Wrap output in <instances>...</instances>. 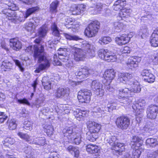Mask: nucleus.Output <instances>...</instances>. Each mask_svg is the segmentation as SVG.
<instances>
[{"label":"nucleus","mask_w":158,"mask_h":158,"mask_svg":"<svg viewBox=\"0 0 158 158\" xmlns=\"http://www.w3.org/2000/svg\"><path fill=\"white\" fill-rule=\"evenodd\" d=\"M86 111L77 109L73 111V114L77 119L79 121L81 120L85 116Z\"/></svg>","instance_id":"nucleus-24"},{"label":"nucleus","mask_w":158,"mask_h":158,"mask_svg":"<svg viewBox=\"0 0 158 158\" xmlns=\"http://www.w3.org/2000/svg\"><path fill=\"white\" fill-rule=\"evenodd\" d=\"M58 4V2L56 1L53 2L50 5V10L52 13H55L57 11V7Z\"/></svg>","instance_id":"nucleus-52"},{"label":"nucleus","mask_w":158,"mask_h":158,"mask_svg":"<svg viewBox=\"0 0 158 158\" xmlns=\"http://www.w3.org/2000/svg\"><path fill=\"white\" fill-rule=\"evenodd\" d=\"M82 47L83 48V50L85 52H83L80 48L74 46L72 47V49L74 51V58L76 61L83 60V58L85 57L86 54V52L91 57L95 56V48L93 45L89 44L86 41H84L82 44Z\"/></svg>","instance_id":"nucleus-3"},{"label":"nucleus","mask_w":158,"mask_h":158,"mask_svg":"<svg viewBox=\"0 0 158 158\" xmlns=\"http://www.w3.org/2000/svg\"><path fill=\"white\" fill-rule=\"evenodd\" d=\"M115 73L114 69H108L105 72L103 77L105 80L110 83L115 77Z\"/></svg>","instance_id":"nucleus-18"},{"label":"nucleus","mask_w":158,"mask_h":158,"mask_svg":"<svg viewBox=\"0 0 158 158\" xmlns=\"http://www.w3.org/2000/svg\"><path fill=\"white\" fill-rule=\"evenodd\" d=\"M67 149L71 154H74L75 157L77 158L79 156V151L78 148L70 145L67 148Z\"/></svg>","instance_id":"nucleus-34"},{"label":"nucleus","mask_w":158,"mask_h":158,"mask_svg":"<svg viewBox=\"0 0 158 158\" xmlns=\"http://www.w3.org/2000/svg\"><path fill=\"white\" fill-rule=\"evenodd\" d=\"M92 7L94 8V14H97L101 13L103 7L105 5L100 2L94 3L93 4Z\"/></svg>","instance_id":"nucleus-25"},{"label":"nucleus","mask_w":158,"mask_h":158,"mask_svg":"<svg viewBox=\"0 0 158 158\" xmlns=\"http://www.w3.org/2000/svg\"><path fill=\"white\" fill-rule=\"evenodd\" d=\"M111 41L110 37L109 36L102 37L100 38L98 41V43L101 45H103L108 44Z\"/></svg>","instance_id":"nucleus-44"},{"label":"nucleus","mask_w":158,"mask_h":158,"mask_svg":"<svg viewBox=\"0 0 158 158\" xmlns=\"http://www.w3.org/2000/svg\"><path fill=\"white\" fill-rule=\"evenodd\" d=\"M114 25L115 31L117 32L121 31L125 27V25L120 22H115Z\"/></svg>","instance_id":"nucleus-40"},{"label":"nucleus","mask_w":158,"mask_h":158,"mask_svg":"<svg viewBox=\"0 0 158 158\" xmlns=\"http://www.w3.org/2000/svg\"><path fill=\"white\" fill-rule=\"evenodd\" d=\"M125 145L124 143L118 142L116 145L112 149L115 151L116 155H120L122 152L125 151Z\"/></svg>","instance_id":"nucleus-23"},{"label":"nucleus","mask_w":158,"mask_h":158,"mask_svg":"<svg viewBox=\"0 0 158 158\" xmlns=\"http://www.w3.org/2000/svg\"><path fill=\"white\" fill-rule=\"evenodd\" d=\"M31 20L33 21H31V22L34 23V25L35 26V27L40 24L41 21V20L39 18L36 17L33 18Z\"/></svg>","instance_id":"nucleus-59"},{"label":"nucleus","mask_w":158,"mask_h":158,"mask_svg":"<svg viewBox=\"0 0 158 158\" xmlns=\"http://www.w3.org/2000/svg\"><path fill=\"white\" fill-rule=\"evenodd\" d=\"M133 77L132 73H120L118 74V80L120 82L125 83Z\"/></svg>","instance_id":"nucleus-17"},{"label":"nucleus","mask_w":158,"mask_h":158,"mask_svg":"<svg viewBox=\"0 0 158 158\" xmlns=\"http://www.w3.org/2000/svg\"><path fill=\"white\" fill-rule=\"evenodd\" d=\"M148 31V30L146 27L145 26L144 27H143L141 28L139 31V35L141 36L142 38H143L146 35Z\"/></svg>","instance_id":"nucleus-56"},{"label":"nucleus","mask_w":158,"mask_h":158,"mask_svg":"<svg viewBox=\"0 0 158 158\" xmlns=\"http://www.w3.org/2000/svg\"><path fill=\"white\" fill-rule=\"evenodd\" d=\"M63 132L64 136H66L69 139H70L71 138L73 137L77 133L74 131L72 127H66L63 130Z\"/></svg>","instance_id":"nucleus-20"},{"label":"nucleus","mask_w":158,"mask_h":158,"mask_svg":"<svg viewBox=\"0 0 158 158\" xmlns=\"http://www.w3.org/2000/svg\"><path fill=\"white\" fill-rule=\"evenodd\" d=\"M91 88L96 92L98 95L102 97L104 95V90L103 89L102 84L98 80H95L92 81L91 85Z\"/></svg>","instance_id":"nucleus-9"},{"label":"nucleus","mask_w":158,"mask_h":158,"mask_svg":"<svg viewBox=\"0 0 158 158\" xmlns=\"http://www.w3.org/2000/svg\"><path fill=\"white\" fill-rule=\"evenodd\" d=\"M18 135L21 139L25 140L28 143L43 145L45 143V139L44 137L35 138L34 139L32 137L27 133H23L19 132L17 133Z\"/></svg>","instance_id":"nucleus-5"},{"label":"nucleus","mask_w":158,"mask_h":158,"mask_svg":"<svg viewBox=\"0 0 158 158\" xmlns=\"http://www.w3.org/2000/svg\"><path fill=\"white\" fill-rule=\"evenodd\" d=\"M10 45L14 50L18 51L22 48V44L17 38L11 39L10 40Z\"/></svg>","instance_id":"nucleus-19"},{"label":"nucleus","mask_w":158,"mask_h":158,"mask_svg":"<svg viewBox=\"0 0 158 158\" xmlns=\"http://www.w3.org/2000/svg\"><path fill=\"white\" fill-rule=\"evenodd\" d=\"M13 64L10 62L6 60L2 62L1 68L5 71H8L13 69Z\"/></svg>","instance_id":"nucleus-29"},{"label":"nucleus","mask_w":158,"mask_h":158,"mask_svg":"<svg viewBox=\"0 0 158 158\" xmlns=\"http://www.w3.org/2000/svg\"><path fill=\"white\" fill-rule=\"evenodd\" d=\"M141 60L139 56L133 57L128 59L126 63V67L128 69L134 70L138 66L139 63Z\"/></svg>","instance_id":"nucleus-8"},{"label":"nucleus","mask_w":158,"mask_h":158,"mask_svg":"<svg viewBox=\"0 0 158 158\" xmlns=\"http://www.w3.org/2000/svg\"><path fill=\"white\" fill-rule=\"evenodd\" d=\"M51 29L52 31V34L58 37L60 36V34L59 28L55 23H53L51 26Z\"/></svg>","instance_id":"nucleus-47"},{"label":"nucleus","mask_w":158,"mask_h":158,"mask_svg":"<svg viewBox=\"0 0 158 158\" xmlns=\"http://www.w3.org/2000/svg\"><path fill=\"white\" fill-rule=\"evenodd\" d=\"M143 143L141 138H139L138 136H133L131 141V145L134 147H140Z\"/></svg>","instance_id":"nucleus-31"},{"label":"nucleus","mask_w":158,"mask_h":158,"mask_svg":"<svg viewBox=\"0 0 158 158\" xmlns=\"http://www.w3.org/2000/svg\"><path fill=\"white\" fill-rule=\"evenodd\" d=\"M91 73V70L86 68L80 69L75 73V75L78 79H82L86 78L89 74Z\"/></svg>","instance_id":"nucleus-15"},{"label":"nucleus","mask_w":158,"mask_h":158,"mask_svg":"<svg viewBox=\"0 0 158 158\" xmlns=\"http://www.w3.org/2000/svg\"><path fill=\"white\" fill-rule=\"evenodd\" d=\"M66 49L60 48L58 51L59 58L64 63V64L66 67L71 68L74 66L73 59H69L68 53L66 52Z\"/></svg>","instance_id":"nucleus-6"},{"label":"nucleus","mask_w":158,"mask_h":158,"mask_svg":"<svg viewBox=\"0 0 158 158\" xmlns=\"http://www.w3.org/2000/svg\"><path fill=\"white\" fill-rule=\"evenodd\" d=\"M86 7V5L84 4H81L77 5L79 11H80V14L83 13V11L85 10Z\"/></svg>","instance_id":"nucleus-62"},{"label":"nucleus","mask_w":158,"mask_h":158,"mask_svg":"<svg viewBox=\"0 0 158 158\" xmlns=\"http://www.w3.org/2000/svg\"><path fill=\"white\" fill-rule=\"evenodd\" d=\"M152 77H151L150 75H149L146 77V78H145V81L150 83L153 82L155 81V77L152 73Z\"/></svg>","instance_id":"nucleus-60"},{"label":"nucleus","mask_w":158,"mask_h":158,"mask_svg":"<svg viewBox=\"0 0 158 158\" xmlns=\"http://www.w3.org/2000/svg\"><path fill=\"white\" fill-rule=\"evenodd\" d=\"M117 60V56L109 51L107 55H106L105 60L107 61L108 62H114L116 61Z\"/></svg>","instance_id":"nucleus-36"},{"label":"nucleus","mask_w":158,"mask_h":158,"mask_svg":"<svg viewBox=\"0 0 158 158\" xmlns=\"http://www.w3.org/2000/svg\"><path fill=\"white\" fill-rule=\"evenodd\" d=\"M33 124L32 122L26 120L24 123L23 127L27 130L31 131L32 129Z\"/></svg>","instance_id":"nucleus-48"},{"label":"nucleus","mask_w":158,"mask_h":158,"mask_svg":"<svg viewBox=\"0 0 158 158\" xmlns=\"http://www.w3.org/2000/svg\"><path fill=\"white\" fill-rule=\"evenodd\" d=\"M147 117L151 119H155L158 113V105H151L147 110Z\"/></svg>","instance_id":"nucleus-12"},{"label":"nucleus","mask_w":158,"mask_h":158,"mask_svg":"<svg viewBox=\"0 0 158 158\" xmlns=\"http://www.w3.org/2000/svg\"><path fill=\"white\" fill-rule=\"evenodd\" d=\"M98 138V134L90 133L87 137V139L91 142H94Z\"/></svg>","instance_id":"nucleus-53"},{"label":"nucleus","mask_w":158,"mask_h":158,"mask_svg":"<svg viewBox=\"0 0 158 158\" xmlns=\"http://www.w3.org/2000/svg\"><path fill=\"white\" fill-rule=\"evenodd\" d=\"M132 97L127 96L122 97H119L118 98L119 99V101L120 103L125 105H127L129 104L131 102V100L130 98Z\"/></svg>","instance_id":"nucleus-43"},{"label":"nucleus","mask_w":158,"mask_h":158,"mask_svg":"<svg viewBox=\"0 0 158 158\" xmlns=\"http://www.w3.org/2000/svg\"><path fill=\"white\" fill-rule=\"evenodd\" d=\"M109 51L107 49L102 48L99 49L98 51V54L99 57L101 59L105 60L106 57Z\"/></svg>","instance_id":"nucleus-42"},{"label":"nucleus","mask_w":158,"mask_h":158,"mask_svg":"<svg viewBox=\"0 0 158 158\" xmlns=\"http://www.w3.org/2000/svg\"><path fill=\"white\" fill-rule=\"evenodd\" d=\"M6 4L7 5L8 8L3 10L2 13L6 15V18L14 23H16L18 21H24L28 17L39 9L37 6L30 8L27 10L25 15L21 14L18 16L14 11L18 10V6L10 2H8L6 3Z\"/></svg>","instance_id":"nucleus-1"},{"label":"nucleus","mask_w":158,"mask_h":158,"mask_svg":"<svg viewBox=\"0 0 158 158\" xmlns=\"http://www.w3.org/2000/svg\"><path fill=\"white\" fill-rule=\"evenodd\" d=\"M91 95L92 94L89 90L85 89L78 93V98L80 102L88 103L90 99Z\"/></svg>","instance_id":"nucleus-11"},{"label":"nucleus","mask_w":158,"mask_h":158,"mask_svg":"<svg viewBox=\"0 0 158 158\" xmlns=\"http://www.w3.org/2000/svg\"><path fill=\"white\" fill-rule=\"evenodd\" d=\"M33 48L34 49V57L35 59H38V63H40L35 72L39 73L41 71L48 68L50 66V62L45 56L43 46H41L40 47H38L36 45H35Z\"/></svg>","instance_id":"nucleus-2"},{"label":"nucleus","mask_w":158,"mask_h":158,"mask_svg":"<svg viewBox=\"0 0 158 158\" xmlns=\"http://www.w3.org/2000/svg\"><path fill=\"white\" fill-rule=\"evenodd\" d=\"M146 145L152 147L158 145V137L148 139L146 141Z\"/></svg>","instance_id":"nucleus-27"},{"label":"nucleus","mask_w":158,"mask_h":158,"mask_svg":"<svg viewBox=\"0 0 158 158\" xmlns=\"http://www.w3.org/2000/svg\"><path fill=\"white\" fill-rule=\"evenodd\" d=\"M145 105L146 102L144 100L139 99L137 102L133 105L132 108L136 115H140L143 112Z\"/></svg>","instance_id":"nucleus-10"},{"label":"nucleus","mask_w":158,"mask_h":158,"mask_svg":"<svg viewBox=\"0 0 158 158\" xmlns=\"http://www.w3.org/2000/svg\"><path fill=\"white\" fill-rule=\"evenodd\" d=\"M73 137L71 138L70 140L75 144H79L81 142V132H77V133Z\"/></svg>","instance_id":"nucleus-35"},{"label":"nucleus","mask_w":158,"mask_h":158,"mask_svg":"<svg viewBox=\"0 0 158 158\" xmlns=\"http://www.w3.org/2000/svg\"><path fill=\"white\" fill-rule=\"evenodd\" d=\"M132 37L131 34H123L120 37H116L115 41L119 45H122L128 43Z\"/></svg>","instance_id":"nucleus-14"},{"label":"nucleus","mask_w":158,"mask_h":158,"mask_svg":"<svg viewBox=\"0 0 158 158\" xmlns=\"http://www.w3.org/2000/svg\"><path fill=\"white\" fill-rule=\"evenodd\" d=\"M53 59V64L54 65H60L62 64L61 62L58 60L57 55L56 54L54 55Z\"/></svg>","instance_id":"nucleus-63"},{"label":"nucleus","mask_w":158,"mask_h":158,"mask_svg":"<svg viewBox=\"0 0 158 158\" xmlns=\"http://www.w3.org/2000/svg\"><path fill=\"white\" fill-rule=\"evenodd\" d=\"M141 75L144 78V80H145V78H146V77L149 75H150L151 77L152 76L150 70L147 69H143L141 72Z\"/></svg>","instance_id":"nucleus-55"},{"label":"nucleus","mask_w":158,"mask_h":158,"mask_svg":"<svg viewBox=\"0 0 158 158\" xmlns=\"http://www.w3.org/2000/svg\"><path fill=\"white\" fill-rule=\"evenodd\" d=\"M74 21L75 20L74 19L70 18H67L65 19V26L68 28H74Z\"/></svg>","instance_id":"nucleus-39"},{"label":"nucleus","mask_w":158,"mask_h":158,"mask_svg":"<svg viewBox=\"0 0 158 158\" xmlns=\"http://www.w3.org/2000/svg\"><path fill=\"white\" fill-rule=\"evenodd\" d=\"M130 52V48L128 46L122 47L120 49V53H129Z\"/></svg>","instance_id":"nucleus-57"},{"label":"nucleus","mask_w":158,"mask_h":158,"mask_svg":"<svg viewBox=\"0 0 158 158\" xmlns=\"http://www.w3.org/2000/svg\"><path fill=\"white\" fill-rule=\"evenodd\" d=\"M151 58L155 64H158V53H156L152 56Z\"/></svg>","instance_id":"nucleus-61"},{"label":"nucleus","mask_w":158,"mask_h":158,"mask_svg":"<svg viewBox=\"0 0 158 158\" xmlns=\"http://www.w3.org/2000/svg\"><path fill=\"white\" fill-rule=\"evenodd\" d=\"M43 128L44 129V131L47 135L50 136L53 134L54 131L53 127L50 124H44L43 125Z\"/></svg>","instance_id":"nucleus-30"},{"label":"nucleus","mask_w":158,"mask_h":158,"mask_svg":"<svg viewBox=\"0 0 158 158\" xmlns=\"http://www.w3.org/2000/svg\"><path fill=\"white\" fill-rule=\"evenodd\" d=\"M133 149L132 151L133 156L134 158H139L143 151L142 148H140L139 147H134V145L131 146Z\"/></svg>","instance_id":"nucleus-32"},{"label":"nucleus","mask_w":158,"mask_h":158,"mask_svg":"<svg viewBox=\"0 0 158 158\" xmlns=\"http://www.w3.org/2000/svg\"><path fill=\"white\" fill-rule=\"evenodd\" d=\"M131 12V10L130 9H123L119 13L118 18L119 20L123 19V18L128 17Z\"/></svg>","instance_id":"nucleus-26"},{"label":"nucleus","mask_w":158,"mask_h":158,"mask_svg":"<svg viewBox=\"0 0 158 158\" xmlns=\"http://www.w3.org/2000/svg\"><path fill=\"white\" fill-rule=\"evenodd\" d=\"M117 92L118 98L127 96H132L131 94V91L129 90V89L128 88H118L117 90Z\"/></svg>","instance_id":"nucleus-22"},{"label":"nucleus","mask_w":158,"mask_h":158,"mask_svg":"<svg viewBox=\"0 0 158 158\" xmlns=\"http://www.w3.org/2000/svg\"><path fill=\"white\" fill-rule=\"evenodd\" d=\"M48 28L45 26H42L40 28L38 31L39 36L40 37L45 36L47 32Z\"/></svg>","instance_id":"nucleus-45"},{"label":"nucleus","mask_w":158,"mask_h":158,"mask_svg":"<svg viewBox=\"0 0 158 158\" xmlns=\"http://www.w3.org/2000/svg\"><path fill=\"white\" fill-rule=\"evenodd\" d=\"M141 87L139 83L135 81L133 82V85L129 90L131 91V94L132 96L134 93H139L141 90Z\"/></svg>","instance_id":"nucleus-21"},{"label":"nucleus","mask_w":158,"mask_h":158,"mask_svg":"<svg viewBox=\"0 0 158 158\" xmlns=\"http://www.w3.org/2000/svg\"><path fill=\"white\" fill-rule=\"evenodd\" d=\"M117 127L122 130L127 129L130 124V120L126 116H120L118 118L116 121Z\"/></svg>","instance_id":"nucleus-7"},{"label":"nucleus","mask_w":158,"mask_h":158,"mask_svg":"<svg viewBox=\"0 0 158 158\" xmlns=\"http://www.w3.org/2000/svg\"><path fill=\"white\" fill-rule=\"evenodd\" d=\"M155 128L152 123L148 122L145 125L143 130L146 132L151 133V132L155 129Z\"/></svg>","instance_id":"nucleus-37"},{"label":"nucleus","mask_w":158,"mask_h":158,"mask_svg":"<svg viewBox=\"0 0 158 158\" xmlns=\"http://www.w3.org/2000/svg\"><path fill=\"white\" fill-rule=\"evenodd\" d=\"M16 121L14 119L11 120L9 124V128L10 130L15 129L16 127Z\"/></svg>","instance_id":"nucleus-58"},{"label":"nucleus","mask_w":158,"mask_h":158,"mask_svg":"<svg viewBox=\"0 0 158 158\" xmlns=\"http://www.w3.org/2000/svg\"><path fill=\"white\" fill-rule=\"evenodd\" d=\"M70 92L69 89L68 88H58L55 93V96L57 98H62L69 95Z\"/></svg>","instance_id":"nucleus-16"},{"label":"nucleus","mask_w":158,"mask_h":158,"mask_svg":"<svg viewBox=\"0 0 158 158\" xmlns=\"http://www.w3.org/2000/svg\"><path fill=\"white\" fill-rule=\"evenodd\" d=\"M150 43L151 45L154 47H158V38L153 37L152 35L150 38Z\"/></svg>","instance_id":"nucleus-51"},{"label":"nucleus","mask_w":158,"mask_h":158,"mask_svg":"<svg viewBox=\"0 0 158 158\" xmlns=\"http://www.w3.org/2000/svg\"><path fill=\"white\" fill-rule=\"evenodd\" d=\"M86 149L88 152L91 154L97 153L99 150L98 147L97 146L91 144L87 145Z\"/></svg>","instance_id":"nucleus-28"},{"label":"nucleus","mask_w":158,"mask_h":158,"mask_svg":"<svg viewBox=\"0 0 158 158\" xmlns=\"http://www.w3.org/2000/svg\"><path fill=\"white\" fill-rule=\"evenodd\" d=\"M14 62L15 64L18 67L20 70L21 72H23L24 71V69L22 66V65L19 61L17 60H14Z\"/></svg>","instance_id":"nucleus-64"},{"label":"nucleus","mask_w":158,"mask_h":158,"mask_svg":"<svg viewBox=\"0 0 158 158\" xmlns=\"http://www.w3.org/2000/svg\"><path fill=\"white\" fill-rule=\"evenodd\" d=\"M64 35L66 39L69 40H74L77 41L81 40V39L75 35H72L68 34L65 33Z\"/></svg>","instance_id":"nucleus-54"},{"label":"nucleus","mask_w":158,"mask_h":158,"mask_svg":"<svg viewBox=\"0 0 158 158\" xmlns=\"http://www.w3.org/2000/svg\"><path fill=\"white\" fill-rule=\"evenodd\" d=\"M77 5L75 4L73 5L70 8L69 12L70 14L73 15L80 14V11H79Z\"/></svg>","instance_id":"nucleus-49"},{"label":"nucleus","mask_w":158,"mask_h":158,"mask_svg":"<svg viewBox=\"0 0 158 158\" xmlns=\"http://www.w3.org/2000/svg\"><path fill=\"white\" fill-rule=\"evenodd\" d=\"M35 26L34 25V23L32 22L27 23L25 25V29L28 32L33 33L34 32L35 29Z\"/></svg>","instance_id":"nucleus-46"},{"label":"nucleus","mask_w":158,"mask_h":158,"mask_svg":"<svg viewBox=\"0 0 158 158\" xmlns=\"http://www.w3.org/2000/svg\"><path fill=\"white\" fill-rule=\"evenodd\" d=\"M47 80V77H44L43 78L42 82L44 88L46 90H48L51 88L52 83L50 81H46Z\"/></svg>","instance_id":"nucleus-41"},{"label":"nucleus","mask_w":158,"mask_h":158,"mask_svg":"<svg viewBox=\"0 0 158 158\" xmlns=\"http://www.w3.org/2000/svg\"><path fill=\"white\" fill-rule=\"evenodd\" d=\"M15 142V140L13 138L10 137H7L4 140L3 145L4 146L8 147L9 146V144H13Z\"/></svg>","instance_id":"nucleus-50"},{"label":"nucleus","mask_w":158,"mask_h":158,"mask_svg":"<svg viewBox=\"0 0 158 158\" xmlns=\"http://www.w3.org/2000/svg\"><path fill=\"white\" fill-rule=\"evenodd\" d=\"M86 125L90 133L98 134L101 128L100 124L94 121H88Z\"/></svg>","instance_id":"nucleus-13"},{"label":"nucleus","mask_w":158,"mask_h":158,"mask_svg":"<svg viewBox=\"0 0 158 158\" xmlns=\"http://www.w3.org/2000/svg\"><path fill=\"white\" fill-rule=\"evenodd\" d=\"M106 142L113 147V148L116 145L118 142L117 137L114 135L110 136L106 139Z\"/></svg>","instance_id":"nucleus-38"},{"label":"nucleus","mask_w":158,"mask_h":158,"mask_svg":"<svg viewBox=\"0 0 158 158\" xmlns=\"http://www.w3.org/2000/svg\"><path fill=\"white\" fill-rule=\"evenodd\" d=\"M99 24V22L97 20L92 21L85 30V35L89 38L95 36L98 31Z\"/></svg>","instance_id":"nucleus-4"},{"label":"nucleus","mask_w":158,"mask_h":158,"mask_svg":"<svg viewBox=\"0 0 158 158\" xmlns=\"http://www.w3.org/2000/svg\"><path fill=\"white\" fill-rule=\"evenodd\" d=\"M125 4L124 1L121 0H118L115 2L113 6V8L114 10L116 11L122 10Z\"/></svg>","instance_id":"nucleus-33"}]
</instances>
